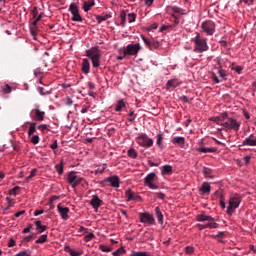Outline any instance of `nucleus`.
Here are the masks:
<instances>
[{
    "label": "nucleus",
    "instance_id": "obj_1",
    "mask_svg": "<svg viewBox=\"0 0 256 256\" xmlns=\"http://www.w3.org/2000/svg\"><path fill=\"white\" fill-rule=\"evenodd\" d=\"M191 41L194 43V53H205V51H209L207 38L201 36L199 32H195V37Z\"/></svg>",
    "mask_w": 256,
    "mask_h": 256
},
{
    "label": "nucleus",
    "instance_id": "obj_2",
    "mask_svg": "<svg viewBox=\"0 0 256 256\" xmlns=\"http://www.w3.org/2000/svg\"><path fill=\"white\" fill-rule=\"evenodd\" d=\"M86 57L91 60L94 68L99 67V61L101 59V50H99V46H92L90 49L86 50Z\"/></svg>",
    "mask_w": 256,
    "mask_h": 256
},
{
    "label": "nucleus",
    "instance_id": "obj_3",
    "mask_svg": "<svg viewBox=\"0 0 256 256\" xmlns=\"http://www.w3.org/2000/svg\"><path fill=\"white\" fill-rule=\"evenodd\" d=\"M196 221L198 223H204V226H206V229H218L219 224L215 222V218L205 214L201 213L196 216Z\"/></svg>",
    "mask_w": 256,
    "mask_h": 256
},
{
    "label": "nucleus",
    "instance_id": "obj_4",
    "mask_svg": "<svg viewBox=\"0 0 256 256\" xmlns=\"http://www.w3.org/2000/svg\"><path fill=\"white\" fill-rule=\"evenodd\" d=\"M241 201H243V198L239 194H233L230 196L228 206H227V215H233L235 213V210L239 209V205H241Z\"/></svg>",
    "mask_w": 256,
    "mask_h": 256
},
{
    "label": "nucleus",
    "instance_id": "obj_5",
    "mask_svg": "<svg viewBox=\"0 0 256 256\" xmlns=\"http://www.w3.org/2000/svg\"><path fill=\"white\" fill-rule=\"evenodd\" d=\"M85 178H83L79 173L75 171H71L68 173L67 181L69 185L72 187V189H75V187L81 185L83 183Z\"/></svg>",
    "mask_w": 256,
    "mask_h": 256
},
{
    "label": "nucleus",
    "instance_id": "obj_6",
    "mask_svg": "<svg viewBox=\"0 0 256 256\" xmlns=\"http://www.w3.org/2000/svg\"><path fill=\"white\" fill-rule=\"evenodd\" d=\"M136 143L140 147H145L146 149H149V147H153V140L147 136V134L142 133L138 137H136Z\"/></svg>",
    "mask_w": 256,
    "mask_h": 256
},
{
    "label": "nucleus",
    "instance_id": "obj_7",
    "mask_svg": "<svg viewBox=\"0 0 256 256\" xmlns=\"http://www.w3.org/2000/svg\"><path fill=\"white\" fill-rule=\"evenodd\" d=\"M141 50V44H128L123 50H120V53H123L124 57L127 55H137Z\"/></svg>",
    "mask_w": 256,
    "mask_h": 256
},
{
    "label": "nucleus",
    "instance_id": "obj_8",
    "mask_svg": "<svg viewBox=\"0 0 256 256\" xmlns=\"http://www.w3.org/2000/svg\"><path fill=\"white\" fill-rule=\"evenodd\" d=\"M215 22L212 20H206L201 23V29L203 33H205L208 36L215 35Z\"/></svg>",
    "mask_w": 256,
    "mask_h": 256
},
{
    "label": "nucleus",
    "instance_id": "obj_9",
    "mask_svg": "<svg viewBox=\"0 0 256 256\" xmlns=\"http://www.w3.org/2000/svg\"><path fill=\"white\" fill-rule=\"evenodd\" d=\"M140 223H143L144 225H155V216L149 212H140Z\"/></svg>",
    "mask_w": 256,
    "mask_h": 256
},
{
    "label": "nucleus",
    "instance_id": "obj_10",
    "mask_svg": "<svg viewBox=\"0 0 256 256\" xmlns=\"http://www.w3.org/2000/svg\"><path fill=\"white\" fill-rule=\"evenodd\" d=\"M157 179V175L155 172H151L144 178V185L149 189H159V186L155 184V180Z\"/></svg>",
    "mask_w": 256,
    "mask_h": 256
},
{
    "label": "nucleus",
    "instance_id": "obj_11",
    "mask_svg": "<svg viewBox=\"0 0 256 256\" xmlns=\"http://www.w3.org/2000/svg\"><path fill=\"white\" fill-rule=\"evenodd\" d=\"M69 11L72 15V21H75L76 23H81L83 21V17L79 14V7L76 3L73 2L70 4Z\"/></svg>",
    "mask_w": 256,
    "mask_h": 256
},
{
    "label": "nucleus",
    "instance_id": "obj_12",
    "mask_svg": "<svg viewBox=\"0 0 256 256\" xmlns=\"http://www.w3.org/2000/svg\"><path fill=\"white\" fill-rule=\"evenodd\" d=\"M30 117L33 121H43L45 119V111H41L39 105H35V108L30 112Z\"/></svg>",
    "mask_w": 256,
    "mask_h": 256
},
{
    "label": "nucleus",
    "instance_id": "obj_13",
    "mask_svg": "<svg viewBox=\"0 0 256 256\" xmlns=\"http://www.w3.org/2000/svg\"><path fill=\"white\" fill-rule=\"evenodd\" d=\"M256 147V136L254 134H250L245 140L242 141V144L239 145V149L241 147Z\"/></svg>",
    "mask_w": 256,
    "mask_h": 256
},
{
    "label": "nucleus",
    "instance_id": "obj_14",
    "mask_svg": "<svg viewBox=\"0 0 256 256\" xmlns=\"http://www.w3.org/2000/svg\"><path fill=\"white\" fill-rule=\"evenodd\" d=\"M90 205L95 211H98L99 207L103 205V200H101L97 194H94L90 200Z\"/></svg>",
    "mask_w": 256,
    "mask_h": 256
},
{
    "label": "nucleus",
    "instance_id": "obj_15",
    "mask_svg": "<svg viewBox=\"0 0 256 256\" xmlns=\"http://www.w3.org/2000/svg\"><path fill=\"white\" fill-rule=\"evenodd\" d=\"M57 209L58 213L61 216V219H63V221H67L69 219V208L63 207L61 206V204H58Z\"/></svg>",
    "mask_w": 256,
    "mask_h": 256
},
{
    "label": "nucleus",
    "instance_id": "obj_16",
    "mask_svg": "<svg viewBox=\"0 0 256 256\" xmlns=\"http://www.w3.org/2000/svg\"><path fill=\"white\" fill-rule=\"evenodd\" d=\"M125 195H126V201H138V202L142 201L141 196L133 193L131 189L126 190Z\"/></svg>",
    "mask_w": 256,
    "mask_h": 256
},
{
    "label": "nucleus",
    "instance_id": "obj_17",
    "mask_svg": "<svg viewBox=\"0 0 256 256\" xmlns=\"http://www.w3.org/2000/svg\"><path fill=\"white\" fill-rule=\"evenodd\" d=\"M199 191L202 195H209L211 193V184L209 182H203Z\"/></svg>",
    "mask_w": 256,
    "mask_h": 256
},
{
    "label": "nucleus",
    "instance_id": "obj_18",
    "mask_svg": "<svg viewBox=\"0 0 256 256\" xmlns=\"http://www.w3.org/2000/svg\"><path fill=\"white\" fill-rule=\"evenodd\" d=\"M229 125L230 129L236 132L241 128V122L236 121L235 118H229Z\"/></svg>",
    "mask_w": 256,
    "mask_h": 256
},
{
    "label": "nucleus",
    "instance_id": "obj_19",
    "mask_svg": "<svg viewBox=\"0 0 256 256\" xmlns=\"http://www.w3.org/2000/svg\"><path fill=\"white\" fill-rule=\"evenodd\" d=\"M113 17V13L108 12L106 14H102L101 16L97 15L96 16V21L98 24L103 23V21H107V19H111Z\"/></svg>",
    "mask_w": 256,
    "mask_h": 256
},
{
    "label": "nucleus",
    "instance_id": "obj_20",
    "mask_svg": "<svg viewBox=\"0 0 256 256\" xmlns=\"http://www.w3.org/2000/svg\"><path fill=\"white\" fill-rule=\"evenodd\" d=\"M64 251L69 253L70 256H81L83 254V250H74L69 246H65Z\"/></svg>",
    "mask_w": 256,
    "mask_h": 256
},
{
    "label": "nucleus",
    "instance_id": "obj_21",
    "mask_svg": "<svg viewBox=\"0 0 256 256\" xmlns=\"http://www.w3.org/2000/svg\"><path fill=\"white\" fill-rule=\"evenodd\" d=\"M172 143H174V145H179L181 148L185 147V137L183 136H175L173 138Z\"/></svg>",
    "mask_w": 256,
    "mask_h": 256
},
{
    "label": "nucleus",
    "instance_id": "obj_22",
    "mask_svg": "<svg viewBox=\"0 0 256 256\" xmlns=\"http://www.w3.org/2000/svg\"><path fill=\"white\" fill-rule=\"evenodd\" d=\"M91 69V64L89 63V60L84 58L82 60V71L85 73V75L89 74V71Z\"/></svg>",
    "mask_w": 256,
    "mask_h": 256
},
{
    "label": "nucleus",
    "instance_id": "obj_23",
    "mask_svg": "<svg viewBox=\"0 0 256 256\" xmlns=\"http://www.w3.org/2000/svg\"><path fill=\"white\" fill-rule=\"evenodd\" d=\"M91 7H95V1L94 0H89L88 2L87 1L83 2V11L85 13H87L88 11H91Z\"/></svg>",
    "mask_w": 256,
    "mask_h": 256
},
{
    "label": "nucleus",
    "instance_id": "obj_24",
    "mask_svg": "<svg viewBox=\"0 0 256 256\" xmlns=\"http://www.w3.org/2000/svg\"><path fill=\"white\" fill-rule=\"evenodd\" d=\"M195 151H197L198 153H215L216 149L199 146L195 149Z\"/></svg>",
    "mask_w": 256,
    "mask_h": 256
},
{
    "label": "nucleus",
    "instance_id": "obj_25",
    "mask_svg": "<svg viewBox=\"0 0 256 256\" xmlns=\"http://www.w3.org/2000/svg\"><path fill=\"white\" fill-rule=\"evenodd\" d=\"M179 87V81L177 79L168 80L166 83V89H175Z\"/></svg>",
    "mask_w": 256,
    "mask_h": 256
},
{
    "label": "nucleus",
    "instance_id": "obj_26",
    "mask_svg": "<svg viewBox=\"0 0 256 256\" xmlns=\"http://www.w3.org/2000/svg\"><path fill=\"white\" fill-rule=\"evenodd\" d=\"M125 107H127V102H125V100L123 99H120L116 103L115 111L119 113V111H121L122 109H125Z\"/></svg>",
    "mask_w": 256,
    "mask_h": 256
},
{
    "label": "nucleus",
    "instance_id": "obj_27",
    "mask_svg": "<svg viewBox=\"0 0 256 256\" xmlns=\"http://www.w3.org/2000/svg\"><path fill=\"white\" fill-rule=\"evenodd\" d=\"M108 183H110L111 187H119V177L111 176L107 178Z\"/></svg>",
    "mask_w": 256,
    "mask_h": 256
},
{
    "label": "nucleus",
    "instance_id": "obj_28",
    "mask_svg": "<svg viewBox=\"0 0 256 256\" xmlns=\"http://www.w3.org/2000/svg\"><path fill=\"white\" fill-rule=\"evenodd\" d=\"M173 173L172 165H164L161 170V175H171Z\"/></svg>",
    "mask_w": 256,
    "mask_h": 256
},
{
    "label": "nucleus",
    "instance_id": "obj_29",
    "mask_svg": "<svg viewBox=\"0 0 256 256\" xmlns=\"http://www.w3.org/2000/svg\"><path fill=\"white\" fill-rule=\"evenodd\" d=\"M157 141H156V145L159 147V149L163 150L165 149V145L163 144V134L158 133L156 135Z\"/></svg>",
    "mask_w": 256,
    "mask_h": 256
},
{
    "label": "nucleus",
    "instance_id": "obj_30",
    "mask_svg": "<svg viewBox=\"0 0 256 256\" xmlns=\"http://www.w3.org/2000/svg\"><path fill=\"white\" fill-rule=\"evenodd\" d=\"M156 218L160 225H163V213L159 207L155 208Z\"/></svg>",
    "mask_w": 256,
    "mask_h": 256
},
{
    "label": "nucleus",
    "instance_id": "obj_31",
    "mask_svg": "<svg viewBox=\"0 0 256 256\" xmlns=\"http://www.w3.org/2000/svg\"><path fill=\"white\" fill-rule=\"evenodd\" d=\"M203 175L204 177H207L208 179H213V170H211V168L208 167H204L202 169Z\"/></svg>",
    "mask_w": 256,
    "mask_h": 256
},
{
    "label": "nucleus",
    "instance_id": "obj_32",
    "mask_svg": "<svg viewBox=\"0 0 256 256\" xmlns=\"http://www.w3.org/2000/svg\"><path fill=\"white\" fill-rule=\"evenodd\" d=\"M37 132V123L32 122L29 126V130H28V137H31V135H33V133Z\"/></svg>",
    "mask_w": 256,
    "mask_h": 256
},
{
    "label": "nucleus",
    "instance_id": "obj_33",
    "mask_svg": "<svg viewBox=\"0 0 256 256\" xmlns=\"http://www.w3.org/2000/svg\"><path fill=\"white\" fill-rule=\"evenodd\" d=\"M127 155L128 157H130L131 159H137V150H135V148H130L127 151Z\"/></svg>",
    "mask_w": 256,
    "mask_h": 256
},
{
    "label": "nucleus",
    "instance_id": "obj_34",
    "mask_svg": "<svg viewBox=\"0 0 256 256\" xmlns=\"http://www.w3.org/2000/svg\"><path fill=\"white\" fill-rule=\"evenodd\" d=\"M105 169H107V164H102L94 171V173L95 175H99V173H105Z\"/></svg>",
    "mask_w": 256,
    "mask_h": 256
},
{
    "label": "nucleus",
    "instance_id": "obj_35",
    "mask_svg": "<svg viewBox=\"0 0 256 256\" xmlns=\"http://www.w3.org/2000/svg\"><path fill=\"white\" fill-rule=\"evenodd\" d=\"M128 117H130L128 118V121L130 123H133V121H135V119L137 118V114H135V111L131 109L128 113Z\"/></svg>",
    "mask_w": 256,
    "mask_h": 256
},
{
    "label": "nucleus",
    "instance_id": "obj_36",
    "mask_svg": "<svg viewBox=\"0 0 256 256\" xmlns=\"http://www.w3.org/2000/svg\"><path fill=\"white\" fill-rule=\"evenodd\" d=\"M125 248H123V247H120V248H118L117 250H115L113 253H112V255L113 256H121V255H125Z\"/></svg>",
    "mask_w": 256,
    "mask_h": 256
},
{
    "label": "nucleus",
    "instance_id": "obj_37",
    "mask_svg": "<svg viewBox=\"0 0 256 256\" xmlns=\"http://www.w3.org/2000/svg\"><path fill=\"white\" fill-rule=\"evenodd\" d=\"M172 11L174 13H178L179 15H185V10H183V8H180V7H177V6H173Z\"/></svg>",
    "mask_w": 256,
    "mask_h": 256
},
{
    "label": "nucleus",
    "instance_id": "obj_38",
    "mask_svg": "<svg viewBox=\"0 0 256 256\" xmlns=\"http://www.w3.org/2000/svg\"><path fill=\"white\" fill-rule=\"evenodd\" d=\"M58 175H63V161L55 166Z\"/></svg>",
    "mask_w": 256,
    "mask_h": 256
},
{
    "label": "nucleus",
    "instance_id": "obj_39",
    "mask_svg": "<svg viewBox=\"0 0 256 256\" xmlns=\"http://www.w3.org/2000/svg\"><path fill=\"white\" fill-rule=\"evenodd\" d=\"M160 45L158 41L151 42L149 50L155 51V49H159Z\"/></svg>",
    "mask_w": 256,
    "mask_h": 256
},
{
    "label": "nucleus",
    "instance_id": "obj_40",
    "mask_svg": "<svg viewBox=\"0 0 256 256\" xmlns=\"http://www.w3.org/2000/svg\"><path fill=\"white\" fill-rule=\"evenodd\" d=\"M16 256H31V250H22L16 254Z\"/></svg>",
    "mask_w": 256,
    "mask_h": 256
},
{
    "label": "nucleus",
    "instance_id": "obj_41",
    "mask_svg": "<svg viewBox=\"0 0 256 256\" xmlns=\"http://www.w3.org/2000/svg\"><path fill=\"white\" fill-rule=\"evenodd\" d=\"M99 249H100L101 251H103V253H110V251H111V247H109V246H107V245H103V244H101V245L99 246Z\"/></svg>",
    "mask_w": 256,
    "mask_h": 256
},
{
    "label": "nucleus",
    "instance_id": "obj_42",
    "mask_svg": "<svg viewBox=\"0 0 256 256\" xmlns=\"http://www.w3.org/2000/svg\"><path fill=\"white\" fill-rule=\"evenodd\" d=\"M232 71H235L238 75H241L243 73V67L242 66H232Z\"/></svg>",
    "mask_w": 256,
    "mask_h": 256
},
{
    "label": "nucleus",
    "instance_id": "obj_43",
    "mask_svg": "<svg viewBox=\"0 0 256 256\" xmlns=\"http://www.w3.org/2000/svg\"><path fill=\"white\" fill-rule=\"evenodd\" d=\"M185 253L187 255H193V253H195V248H193V246H186Z\"/></svg>",
    "mask_w": 256,
    "mask_h": 256
},
{
    "label": "nucleus",
    "instance_id": "obj_44",
    "mask_svg": "<svg viewBox=\"0 0 256 256\" xmlns=\"http://www.w3.org/2000/svg\"><path fill=\"white\" fill-rule=\"evenodd\" d=\"M141 39L143 43L146 45V47L149 49L151 47V42L149 41V38L145 37L144 35H141Z\"/></svg>",
    "mask_w": 256,
    "mask_h": 256
},
{
    "label": "nucleus",
    "instance_id": "obj_45",
    "mask_svg": "<svg viewBox=\"0 0 256 256\" xmlns=\"http://www.w3.org/2000/svg\"><path fill=\"white\" fill-rule=\"evenodd\" d=\"M135 19H137V15H135V13L128 14V23H135Z\"/></svg>",
    "mask_w": 256,
    "mask_h": 256
},
{
    "label": "nucleus",
    "instance_id": "obj_46",
    "mask_svg": "<svg viewBox=\"0 0 256 256\" xmlns=\"http://www.w3.org/2000/svg\"><path fill=\"white\" fill-rule=\"evenodd\" d=\"M218 75L221 79H225L227 77V72L223 70V68L218 69Z\"/></svg>",
    "mask_w": 256,
    "mask_h": 256
},
{
    "label": "nucleus",
    "instance_id": "obj_47",
    "mask_svg": "<svg viewBox=\"0 0 256 256\" xmlns=\"http://www.w3.org/2000/svg\"><path fill=\"white\" fill-rule=\"evenodd\" d=\"M47 241V234L41 235L37 240L36 243H45Z\"/></svg>",
    "mask_w": 256,
    "mask_h": 256
},
{
    "label": "nucleus",
    "instance_id": "obj_48",
    "mask_svg": "<svg viewBox=\"0 0 256 256\" xmlns=\"http://www.w3.org/2000/svg\"><path fill=\"white\" fill-rule=\"evenodd\" d=\"M126 17H127V15L125 14V12H122V13L120 14L121 25H123V27H125V23H126V21H127Z\"/></svg>",
    "mask_w": 256,
    "mask_h": 256
},
{
    "label": "nucleus",
    "instance_id": "obj_49",
    "mask_svg": "<svg viewBox=\"0 0 256 256\" xmlns=\"http://www.w3.org/2000/svg\"><path fill=\"white\" fill-rule=\"evenodd\" d=\"M41 17H42V15L40 14L34 21H32V23H31L32 29H34V27H37V23H39V21H41Z\"/></svg>",
    "mask_w": 256,
    "mask_h": 256
},
{
    "label": "nucleus",
    "instance_id": "obj_50",
    "mask_svg": "<svg viewBox=\"0 0 256 256\" xmlns=\"http://www.w3.org/2000/svg\"><path fill=\"white\" fill-rule=\"evenodd\" d=\"M40 139H39V135H34L31 138V143H33V145H37L39 143Z\"/></svg>",
    "mask_w": 256,
    "mask_h": 256
},
{
    "label": "nucleus",
    "instance_id": "obj_51",
    "mask_svg": "<svg viewBox=\"0 0 256 256\" xmlns=\"http://www.w3.org/2000/svg\"><path fill=\"white\" fill-rule=\"evenodd\" d=\"M20 187L19 186H15L14 188L9 190V195H14V197L17 195V190H19Z\"/></svg>",
    "mask_w": 256,
    "mask_h": 256
},
{
    "label": "nucleus",
    "instance_id": "obj_52",
    "mask_svg": "<svg viewBox=\"0 0 256 256\" xmlns=\"http://www.w3.org/2000/svg\"><path fill=\"white\" fill-rule=\"evenodd\" d=\"M47 230V226L41 225L40 227L36 228L37 233L41 234L44 233V231Z\"/></svg>",
    "mask_w": 256,
    "mask_h": 256
},
{
    "label": "nucleus",
    "instance_id": "obj_53",
    "mask_svg": "<svg viewBox=\"0 0 256 256\" xmlns=\"http://www.w3.org/2000/svg\"><path fill=\"white\" fill-rule=\"evenodd\" d=\"M93 237H95V234L89 233L88 235L85 236L84 241L89 242L91 241V239H93Z\"/></svg>",
    "mask_w": 256,
    "mask_h": 256
},
{
    "label": "nucleus",
    "instance_id": "obj_54",
    "mask_svg": "<svg viewBox=\"0 0 256 256\" xmlns=\"http://www.w3.org/2000/svg\"><path fill=\"white\" fill-rule=\"evenodd\" d=\"M45 210H36L34 211V217H39V215H43Z\"/></svg>",
    "mask_w": 256,
    "mask_h": 256
},
{
    "label": "nucleus",
    "instance_id": "obj_55",
    "mask_svg": "<svg viewBox=\"0 0 256 256\" xmlns=\"http://www.w3.org/2000/svg\"><path fill=\"white\" fill-rule=\"evenodd\" d=\"M66 105L68 107H71V105H73V99H71V97L66 98Z\"/></svg>",
    "mask_w": 256,
    "mask_h": 256
},
{
    "label": "nucleus",
    "instance_id": "obj_56",
    "mask_svg": "<svg viewBox=\"0 0 256 256\" xmlns=\"http://www.w3.org/2000/svg\"><path fill=\"white\" fill-rule=\"evenodd\" d=\"M6 201L8 203V206L6 207L5 211H7L8 209H11V207H12L11 198L10 197H6Z\"/></svg>",
    "mask_w": 256,
    "mask_h": 256
},
{
    "label": "nucleus",
    "instance_id": "obj_57",
    "mask_svg": "<svg viewBox=\"0 0 256 256\" xmlns=\"http://www.w3.org/2000/svg\"><path fill=\"white\" fill-rule=\"evenodd\" d=\"M221 126L224 127V129H230V125H229V118L227 122H222Z\"/></svg>",
    "mask_w": 256,
    "mask_h": 256
},
{
    "label": "nucleus",
    "instance_id": "obj_58",
    "mask_svg": "<svg viewBox=\"0 0 256 256\" xmlns=\"http://www.w3.org/2000/svg\"><path fill=\"white\" fill-rule=\"evenodd\" d=\"M167 29H171V25H162L160 27V31L163 32V31H167Z\"/></svg>",
    "mask_w": 256,
    "mask_h": 256
},
{
    "label": "nucleus",
    "instance_id": "obj_59",
    "mask_svg": "<svg viewBox=\"0 0 256 256\" xmlns=\"http://www.w3.org/2000/svg\"><path fill=\"white\" fill-rule=\"evenodd\" d=\"M180 101H182V103H190L189 98H187V96H181Z\"/></svg>",
    "mask_w": 256,
    "mask_h": 256
},
{
    "label": "nucleus",
    "instance_id": "obj_60",
    "mask_svg": "<svg viewBox=\"0 0 256 256\" xmlns=\"http://www.w3.org/2000/svg\"><path fill=\"white\" fill-rule=\"evenodd\" d=\"M214 61H215L216 64L218 65V69H223V65H221V59L216 58Z\"/></svg>",
    "mask_w": 256,
    "mask_h": 256
},
{
    "label": "nucleus",
    "instance_id": "obj_61",
    "mask_svg": "<svg viewBox=\"0 0 256 256\" xmlns=\"http://www.w3.org/2000/svg\"><path fill=\"white\" fill-rule=\"evenodd\" d=\"M197 227H198L199 231H203V229H207V227H211V226L210 225L204 226V224H197Z\"/></svg>",
    "mask_w": 256,
    "mask_h": 256
},
{
    "label": "nucleus",
    "instance_id": "obj_62",
    "mask_svg": "<svg viewBox=\"0 0 256 256\" xmlns=\"http://www.w3.org/2000/svg\"><path fill=\"white\" fill-rule=\"evenodd\" d=\"M15 245H16L15 240H14L13 238H11V239L9 240L8 247H15Z\"/></svg>",
    "mask_w": 256,
    "mask_h": 256
},
{
    "label": "nucleus",
    "instance_id": "obj_63",
    "mask_svg": "<svg viewBox=\"0 0 256 256\" xmlns=\"http://www.w3.org/2000/svg\"><path fill=\"white\" fill-rule=\"evenodd\" d=\"M37 13H38V12H37V7H34L33 10H32V15H33V18H34V19H37V17H38V16H37Z\"/></svg>",
    "mask_w": 256,
    "mask_h": 256
},
{
    "label": "nucleus",
    "instance_id": "obj_64",
    "mask_svg": "<svg viewBox=\"0 0 256 256\" xmlns=\"http://www.w3.org/2000/svg\"><path fill=\"white\" fill-rule=\"evenodd\" d=\"M35 175H37V169L36 168H33L31 171H30V177H35Z\"/></svg>",
    "mask_w": 256,
    "mask_h": 256
}]
</instances>
